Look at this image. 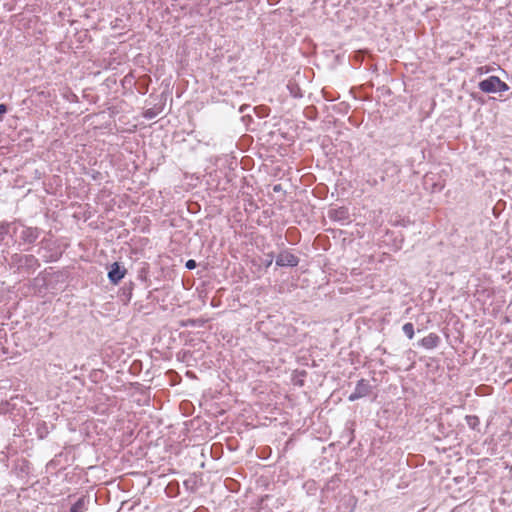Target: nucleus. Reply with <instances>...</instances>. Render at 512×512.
Returning a JSON list of instances; mask_svg holds the SVG:
<instances>
[{"mask_svg":"<svg viewBox=\"0 0 512 512\" xmlns=\"http://www.w3.org/2000/svg\"><path fill=\"white\" fill-rule=\"evenodd\" d=\"M124 275L125 270L122 269L118 263H114L108 272V278L114 284L118 283L124 277Z\"/></svg>","mask_w":512,"mask_h":512,"instance_id":"obj_3","label":"nucleus"},{"mask_svg":"<svg viewBox=\"0 0 512 512\" xmlns=\"http://www.w3.org/2000/svg\"><path fill=\"white\" fill-rule=\"evenodd\" d=\"M81 505V501H78L72 508H71V512H78L79 511V506Z\"/></svg>","mask_w":512,"mask_h":512,"instance_id":"obj_8","label":"nucleus"},{"mask_svg":"<svg viewBox=\"0 0 512 512\" xmlns=\"http://www.w3.org/2000/svg\"><path fill=\"white\" fill-rule=\"evenodd\" d=\"M186 267H187L188 269H193V268H195V267H196V262H195L194 260L190 259V260H188V261L186 262Z\"/></svg>","mask_w":512,"mask_h":512,"instance_id":"obj_7","label":"nucleus"},{"mask_svg":"<svg viewBox=\"0 0 512 512\" xmlns=\"http://www.w3.org/2000/svg\"><path fill=\"white\" fill-rule=\"evenodd\" d=\"M276 264L278 266H296L298 264V259L289 252H283L277 256Z\"/></svg>","mask_w":512,"mask_h":512,"instance_id":"obj_2","label":"nucleus"},{"mask_svg":"<svg viewBox=\"0 0 512 512\" xmlns=\"http://www.w3.org/2000/svg\"><path fill=\"white\" fill-rule=\"evenodd\" d=\"M479 88L485 93L505 92L509 86L500 80L497 76H490L489 78L479 83Z\"/></svg>","mask_w":512,"mask_h":512,"instance_id":"obj_1","label":"nucleus"},{"mask_svg":"<svg viewBox=\"0 0 512 512\" xmlns=\"http://www.w3.org/2000/svg\"><path fill=\"white\" fill-rule=\"evenodd\" d=\"M477 71L479 74H483V73L487 72V70H484V67L478 68Z\"/></svg>","mask_w":512,"mask_h":512,"instance_id":"obj_10","label":"nucleus"},{"mask_svg":"<svg viewBox=\"0 0 512 512\" xmlns=\"http://www.w3.org/2000/svg\"><path fill=\"white\" fill-rule=\"evenodd\" d=\"M435 339H436V337H433V336H429L427 338H424L423 339V345H425L427 347H433L435 345Z\"/></svg>","mask_w":512,"mask_h":512,"instance_id":"obj_6","label":"nucleus"},{"mask_svg":"<svg viewBox=\"0 0 512 512\" xmlns=\"http://www.w3.org/2000/svg\"><path fill=\"white\" fill-rule=\"evenodd\" d=\"M403 332L409 339H412L414 336V327L411 323H406L403 326Z\"/></svg>","mask_w":512,"mask_h":512,"instance_id":"obj_5","label":"nucleus"},{"mask_svg":"<svg viewBox=\"0 0 512 512\" xmlns=\"http://www.w3.org/2000/svg\"><path fill=\"white\" fill-rule=\"evenodd\" d=\"M366 393H367V385H365L363 382H361L358 384L356 391L349 396V400L354 401L360 397L365 396Z\"/></svg>","mask_w":512,"mask_h":512,"instance_id":"obj_4","label":"nucleus"},{"mask_svg":"<svg viewBox=\"0 0 512 512\" xmlns=\"http://www.w3.org/2000/svg\"><path fill=\"white\" fill-rule=\"evenodd\" d=\"M7 111V108L4 104H0V115L4 114Z\"/></svg>","mask_w":512,"mask_h":512,"instance_id":"obj_9","label":"nucleus"}]
</instances>
